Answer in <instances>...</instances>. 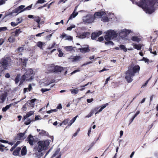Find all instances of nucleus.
Returning a JSON list of instances; mask_svg holds the SVG:
<instances>
[{"instance_id":"obj_57","label":"nucleus","mask_w":158,"mask_h":158,"mask_svg":"<svg viewBox=\"0 0 158 158\" xmlns=\"http://www.w3.org/2000/svg\"><path fill=\"white\" fill-rule=\"evenodd\" d=\"M86 47H83V48H78V49H88L89 48H88V46L87 45L86 46Z\"/></svg>"},{"instance_id":"obj_52","label":"nucleus","mask_w":158,"mask_h":158,"mask_svg":"<svg viewBox=\"0 0 158 158\" xmlns=\"http://www.w3.org/2000/svg\"><path fill=\"white\" fill-rule=\"evenodd\" d=\"M94 101V99L93 98L90 99H87V102L88 103H89Z\"/></svg>"},{"instance_id":"obj_48","label":"nucleus","mask_w":158,"mask_h":158,"mask_svg":"<svg viewBox=\"0 0 158 158\" xmlns=\"http://www.w3.org/2000/svg\"><path fill=\"white\" fill-rule=\"evenodd\" d=\"M119 48L120 49H127L124 46V45H121L119 46Z\"/></svg>"},{"instance_id":"obj_39","label":"nucleus","mask_w":158,"mask_h":158,"mask_svg":"<svg viewBox=\"0 0 158 158\" xmlns=\"http://www.w3.org/2000/svg\"><path fill=\"white\" fill-rule=\"evenodd\" d=\"M69 120V118L65 119L62 122V123H63L64 125H66L68 123V122Z\"/></svg>"},{"instance_id":"obj_55","label":"nucleus","mask_w":158,"mask_h":158,"mask_svg":"<svg viewBox=\"0 0 158 158\" xmlns=\"http://www.w3.org/2000/svg\"><path fill=\"white\" fill-rule=\"evenodd\" d=\"M80 52L83 53H85L86 52H89L90 50H80Z\"/></svg>"},{"instance_id":"obj_46","label":"nucleus","mask_w":158,"mask_h":158,"mask_svg":"<svg viewBox=\"0 0 158 158\" xmlns=\"http://www.w3.org/2000/svg\"><path fill=\"white\" fill-rule=\"evenodd\" d=\"M32 7V5H30L24 9V11L29 10L31 9Z\"/></svg>"},{"instance_id":"obj_64","label":"nucleus","mask_w":158,"mask_h":158,"mask_svg":"<svg viewBox=\"0 0 158 158\" xmlns=\"http://www.w3.org/2000/svg\"><path fill=\"white\" fill-rule=\"evenodd\" d=\"M17 21H18L17 23H18V24H19L22 22V19L21 18H18L17 20Z\"/></svg>"},{"instance_id":"obj_5","label":"nucleus","mask_w":158,"mask_h":158,"mask_svg":"<svg viewBox=\"0 0 158 158\" xmlns=\"http://www.w3.org/2000/svg\"><path fill=\"white\" fill-rule=\"evenodd\" d=\"M33 71L31 69H28L24 74L21 77V79L23 81L30 80L33 78L32 75L33 74Z\"/></svg>"},{"instance_id":"obj_35","label":"nucleus","mask_w":158,"mask_h":158,"mask_svg":"<svg viewBox=\"0 0 158 158\" xmlns=\"http://www.w3.org/2000/svg\"><path fill=\"white\" fill-rule=\"evenodd\" d=\"M34 111H30L28 112H27L26 115L27 116V117L28 118L31 115H32L34 114Z\"/></svg>"},{"instance_id":"obj_17","label":"nucleus","mask_w":158,"mask_h":158,"mask_svg":"<svg viewBox=\"0 0 158 158\" xmlns=\"http://www.w3.org/2000/svg\"><path fill=\"white\" fill-rule=\"evenodd\" d=\"M133 45L134 48L136 49H144V45L140 44H134Z\"/></svg>"},{"instance_id":"obj_58","label":"nucleus","mask_w":158,"mask_h":158,"mask_svg":"<svg viewBox=\"0 0 158 158\" xmlns=\"http://www.w3.org/2000/svg\"><path fill=\"white\" fill-rule=\"evenodd\" d=\"M104 40L103 37L102 36H101L98 38V41L99 42H101Z\"/></svg>"},{"instance_id":"obj_51","label":"nucleus","mask_w":158,"mask_h":158,"mask_svg":"<svg viewBox=\"0 0 158 158\" xmlns=\"http://www.w3.org/2000/svg\"><path fill=\"white\" fill-rule=\"evenodd\" d=\"M50 89H42L41 90V91L43 93L49 91Z\"/></svg>"},{"instance_id":"obj_25","label":"nucleus","mask_w":158,"mask_h":158,"mask_svg":"<svg viewBox=\"0 0 158 158\" xmlns=\"http://www.w3.org/2000/svg\"><path fill=\"white\" fill-rule=\"evenodd\" d=\"M131 40L132 41H135L136 42H139L141 40L140 38L136 36H134L132 37L131 38Z\"/></svg>"},{"instance_id":"obj_50","label":"nucleus","mask_w":158,"mask_h":158,"mask_svg":"<svg viewBox=\"0 0 158 158\" xmlns=\"http://www.w3.org/2000/svg\"><path fill=\"white\" fill-rule=\"evenodd\" d=\"M45 2L44 0H38L37 1V3H43Z\"/></svg>"},{"instance_id":"obj_7","label":"nucleus","mask_w":158,"mask_h":158,"mask_svg":"<svg viewBox=\"0 0 158 158\" xmlns=\"http://www.w3.org/2000/svg\"><path fill=\"white\" fill-rule=\"evenodd\" d=\"M94 20L93 15L89 14L83 18V20L85 23H93Z\"/></svg>"},{"instance_id":"obj_32","label":"nucleus","mask_w":158,"mask_h":158,"mask_svg":"<svg viewBox=\"0 0 158 158\" xmlns=\"http://www.w3.org/2000/svg\"><path fill=\"white\" fill-rule=\"evenodd\" d=\"M34 20L36 21L38 24H40V18L39 16H35Z\"/></svg>"},{"instance_id":"obj_10","label":"nucleus","mask_w":158,"mask_h":158,"mask_svg":"<svg viewBox=\"0 0 158 158\" xmlns=\"http://www.w3.org/2000/svg\"><path fill=\"white\" fill-rule=\"evenodd\" d=\"M81 57L80 56H71L69 59L73 62H77L79 61Z\"/></svg>"},{"instance_id":"obj_19","label":"nucleus","mask_w":158,"mask_h":158,"mask_svg":"<svg viewBox=\"0 0 158 158\" xmlns=\"http://www.w3.org/2000/svg\"><path fill=\"white\" fill-rule=\"evenodd\" d=\"M6 96V94H2L0 95V100H1V101H0V103H2L5 101Z\"/></svg>"},{"instance_id":"obj_47","label":"nucleus","mask_w":158,"mask_h":158,"mask_svg":"<svg viewBox=\"0 0 158 158\" xmlns=\"http://www.w3.org/2000/svg\"><path fill=\"white\" fill-rule=\"evenodd\" d=\"M7 28L6 27H0V32L3 31H5L7 30Z\"/></svg>"},{"instance_id":"obj_3","label":"nucleus","mask_w":158,"mask_h":158,"mask_svg":"<svg viewBox=\"0 0 158 158\" xmlns=\"http://www.w3.org/2000/svg\"><path fill=\"white\" fill-rule=\"evenodd\" d=\"M11 60L9 57H7L5 58H2L1 63H0V67L2 66L3 69L0 70V73L3 72L5 70L7 69L8 66H10L11 65Z\"/></svg>"},{"instance_id":"obj_37","label":"nucleus","mask_w":158,"mask_h":158,"mask_svg":"<svg viewBox=\"0 0 158 158\" xmlns=\"http://www.w3.org/2000/svg\"><path fill=\"white\" fill-rule=\"evenodd\" d=\"M60 152V150L59 149H57L56 151L55 152V153L52 155V157L53 158L55 157V156H56Z\"/></svg>"},{"instance_id":"obj_23","label":"nucleus","mask_w":158,"mask_h":158,"mask_svg":"<svg viewBox=\"0 0 158 158\" xmlns=\"http://www.w3.org/2000/svg\"><path fill=\"white\" fill-rule=\"evenodd\" d=\"M45 42H43L41 41H39L37 43V46L39 47L40 49L42 48L43 47L45 44Z\"/></svg>"},{"instance_id":"obj_61","label":"nucleus","mask_w":158,"mask_h":158,"mask_svg":"<svg viewBox=\"0 0 158 158\" xmlns=\"http://www.w3.org/2000/svg\"><path fill=\"white\" fill-rule=\"evenodd\" d=\"M5 3V0H0V6L2 5Z\"/></svg>"},{"instance_id":"obj_59","label":"nucleus","mask_w":158,"mask_h":158,"mask_svg":"<svg viewBox=\"0 0 158 158\" xmlns=\"http://www.w3.org/2000/svg\"><path fill=\"white\" fill-rule=\"evenodd\" d=\"M32 89V87L31 84H29L28 85V88H27V89L29 91H30Z\"/></svg>"},{"instance_id":"obj_43","label":"nucleus","mask_w":158,"mask_h":158,"mask_svg":"<svg viewBox=\"0 0 158 158\" xmlns=\"http://www.w3.org/2000/svg\"><path fill=\"white\" fill-rule=\"evenodd\" d=\"M59 54H58V56L60 57H61L63 55V53L61 51V50H58Z\"/></svg>"},{"instance_id":"obj_4","label":"nucleus","mask_w":158,"mask_h":158,"mask_svg":"<svg viewBox=\"0 0 158 158\" xmlns=\"http://www.w3.org/2000/svg\"><path fill=\"white\" fill-rule=\"evenodd\" d=\"M37 144L38 145L37 150L38 152H40L43 150H45L47 149L49 145V143L48 140L39 141L38 142Z\"/></svg>"},{"instance_id":"obj_45","label":"nucleus","mask_w":158,"mask_h":158,"mask_svg":"<svg viewBox=\"0 0 158 158\" xmlns=\"http://www.w3.org/2000/svg\"><path fill=\"white\" fill-rule=\"evenodd\" d=\"M75 25H72L70 26V27H68L67 28V30L69 31H71L72 28H75Z\"/></svg>"},{"instance_id":"obj_22","label":"nucleus","mask_w":158,"mask_h":158,"mask_svg":"<svg viewBox=\"0 0 158 158\" xmlns=\"http://www.w3.org/2000/svg\"><path fill=\"white\" fill-rule=\"evenodd\" d=\"M39 134L41 136H48V133L46 131L44 130H41V132H40Z\"/></svg>"},{"instance_id":"obj_63","label":"nucleus","mask_w":158,"mask_h":158,"mask_svg":"<svg viewBox=\"0 0 158 158\" xmlns=\"http://www.w3.org/2000/svg\"><path fill=\"white\" fill-rule=\"evenodd\" d=\"M16 145L15 144L10 149V151L11 152L13 151V150L16 148Z\"/></svg>"},{"instance_id":"obj_26","label":"nucleus","mask_w":158,"mask_h":158,"mask_svg":"<svg viewBox=\"0 0 158 158\" xmlns=\"http://www.w3.org/2000/svg\"><path fill=\"white\" fill-rule=\"evenodd\" d=\"M12 104L10 103L9 105H6L5 107H4L2 109V111L3 112H6L7 110L9 109V108L12 106Z\"/></svg>"},{"instance_id":"obj_34","label":"nucleus","mask_w":158,"mask_h":158,"mask_svg":"<svg viewBox=\"0 0 158 158\" xmlns=\"http://www.w3.org/2000/svg\"><path fill=\"white\" fill-rule=\"evenodd\" d=\"M102 20L103 22H108L109 21V19L106 16H103L102 17Z\"/></svg>"},{"instance_id":"obj_12","label":"nucleus","mask_w":158,"mask_h":158,"mask_svg":"<svg viewBox=\"0 0 158 158\" xmlns=\"http://www.w3.org/2000/svg\"><path fill=\"white\" fill-rule=\"evenodd\" d=\"M27 139L29 144L31 146L33 145L34 143L35 142L33 136L31 135H29L28 136Z\"/></svg>"},{"instance_id":"obj_1","label":"nucleus","mask_w":158,"mask_h":158,"mask_svg":"<svg viewBox=\"0 0 158 158\" xmlns=\"http://www.w3.org/2000/svg\"><path fill=\"white\" fill-rule=\"evenodd\" d=\"M155 0H141L140 2H137V5L142 7L146 13L151 14L153 12L155 9Z\"/></svg>"},{"instance_id":"obj_24","label":"nucleus","mask_w":158,"mask_h":158,"mask_svg":"<svg viewBox=\"0 0 158 158\" xmlns=\"http://www.w3.org/2000/svg\"><path fill=\"white\" fill-rule=\"evenodd\" d=\"M27 153V149L25 146L21 150V155L22 156L25 155Z\"/></svg>"},{"instance_id":"obj_21","label":"nucleus","mask_w":158,"mask_h":158,"mask_svg":"<svg viewBox=\"0 0 158 158\" xmlns=\"http://www.w3.org/2000/svg\"><path fill=\"white\" fill-rule=\"evenodd\" d=\"M15 35L13 34L8 39V41L10 43L15 42Z\"/></svg>"},{"instance_id":"obj_30","label":"nucleus","mask_w":158,"mask_h":158,"mask_svg":"<svg viewBox=\"0 0 158 158\" xmlns=\"http://www.w3.org/2000/svg\"><path fill=\"white\" fill-rule=\"evenodd\" d=\"M78 117V115L74 117L71 120L69 123V126H71L72 124L75 122L76 118Z\"/></svg>"},{"instance_id":"obj_44","label":"nucleus","mask_w":158,"mask_h":158,"mask_svg":"<svg viewBox=\"0 0 158 158\" xmlns=\"http://www.w3.org/2000/svg\"><path fill=\"white\" fill-rule=\"evenodd\" d=\"M99 107H96L92 109L91 110L93 111L94 114L95 113L98 111Z\"/></svg>"},{"instance_id":"obj_53","label":"nucleus","mask_w":158,"mask_h":158,"mask_svg":"<svg viewBox=\"0 0 158 158\" xmlns=\"http://www.w3.org/2000/svg\"><path fill=\"white\" fill-rule=\"evenodd\" d=\"M151 53H152L155 55H156V52L155 50H149Z\"/></svg>"},{"instance_id":"obj_6","label":"nucleus","mask_w":158,"mask_h":158,"mask_svg":"<svg viewBox=\"0 0 158 158\" xmlns=\"http://www.w3.org/2000/svg\"><path fill=\"white\" fill-rule=\"evenodd\" d=\"M117 36V34L115 31L110 30L106 32L104 37L105 40L108 41L115 38Z\"/></svg>"},{"instance_id":"obj_33","label":"nucleus","mask_w":158,"mask_h":158,"mask_svg":"<svg viewBox=\"0 0 158 158\" xmlns=\"http://www.w3.org/2000/svg\"><path fill=\"white\" fill-rule=\"evenodd\" d=\"M20 77V75L19 74H18L16 76L15 80V82L16 84H17L19 82V81Z\"/></svg>"},{"instance_id":"obj_16","label":"nucleus","mask_w":158,"mask_h":158,"mask_svg":"<svg viewBox=\"0 0 158 158\" xmlns=\"http://www.w3.org/2000/svg\"><path fill=\"white\" fill-rule=\"evenodd\" d=\"M89 32H83L80 35H79L77 36L76 37L81 39L85 38L86 37L89 36Z\"/></svg>"},{"instance_id":"obj_27","label":"nucleus","mask_w":158,"mask_h":158,"mask_svg":"<svg viewBox=\"0 0 158 158\" xmlns=\"http://www.w3.org/2000/svg\"><path fill=\"white\" fill-rule=\"evenodd\" d=\"M26 131L23 133H20L17 135V138L18 139H20L21 138L23 137L25 134Z\"/></svg>"},{"instance_id":"obj_9","label":"nucleus","mask_w":158,"mask_h":158,"mask_svg":"<svg viewBox=\"0 0 158 158\" xmlns=\"http://www.w3.org/2000/svg\"><path fill=\"white\" fill-rule=\"evenodd\" d=\"M37 100L36 98H34L33 99L29 100L26 103L27 105L30 107L33 108L35 105V102Z\"/></svg>"},{"instance_id":"obj_60","label":"nucleus","mask_w":158,"mask_h":158,"mask_svg":"<svg viewBox=\"0 0 158 158\" xmlns=\"http://www.w3.org/2000/svg\"><path fill=\"white\" fill-rule=\"evenodd\" d=\"M80 69H77L76 70H74V71H73L71 73V74H74V73H76L77 72H80Z\"/></svg>"},{"instance_id":"obj_13","label":"nucleus","mask_w":158,"mask_h":158,"mask_svg":"<svg viewBox=\"0 0 158 158\" xmlns=\"http://www.w3.org/2000/svg\"><path fill=\"white\" fill-rule=\"evenodd\" d=\"M105 14V13L103 11L97 12L95 13L93 16H94V19H95V18H100L103 15Z\"/></svg>"},{"instance_id":"obj_11","label":"nucleus","mask_w":158,"mask_h":158,"mask_svg":"<svg viewBox=\"0 0 158 158\" xmlns=\"http://www.w3.org/2000/svg\"><path fill=\"white\" fill-rule=\"evenodd\" d=\"M102 33V31H100L97 32L93 33L91 37L92 39L93 40H96V39L101 35Z\"/></svg>"},{"instance_id":"obj_28","label":"nucleus","mask_w":158,"mask_h":158,"mask_svg":"<svg viewBox=\"0 0 158 158\" xmlns=\"http://www.w3.org/2000/svg\"><path fill=\"white\" fill-rule=\"evenodd\" d=\"M70 90L71 91V93L73 94H78L79 90L77 88L71 89Z\"/></svg>"},{"instance_id":"obj_41","label":"nucleus","mask_w":158,"mask_h":158,"mask_svg":"<svg viewBox=\"0 0 158 158\" xmlns=\"http://www.w3.org/2000/svg\"><path fill=\"white\" fill-rule=\"evenodd\" d=\"M141 60L144 61L145 62H147L148 64V62L149 61L148 59L144 57Z\"/></svg>"},{"instance_id":"obj_54","label":"nucleus","mask_w":158,"mask_h":158,"mask_svg":"<svg viewBox=\"0 0 158 158\" xmlns=\"http://www.w3.org/2000/svg\"><path fill=\"white\" fill-rule=\"evenodd\" d=\"M64 48L66 49H73V48L72 46H68L65 47Z\"/></svg>"},{"instance_id":"obj_56","label":"nucleus","mask_w":158,"mask_h":158,"mask_svg":"<svg viewBox=\"0 0 158 158\" xmlns=\"http://www.w3.org/2000/svg\"><path fill=\"white\" fill-rule=\"evenodd\" d=\"M135 118V117L134 116H133L132 117V118L130 120L129 125H130L132 122V121H133Z\"/></svg>"},{"instance_id":"obj_36","label":"nucleus","mask_w":158,"mask_h":158,"mask_svg":"<svg viewBox=\"0 0 158 158\" xmlns=\"http://www.w3.org/2000/svg\"><path fill=\"white\" fill-rule=\"evenodd\" d=\"M31 122H33L32 121V120H31L30 118H28L27 119V120L24 123V124L26 125H28L30 124Z\"/></svg>"},{"instance_id":"obj_8","label":"nucleus","mask_w":158,"mask_h":158,"mask_svg":"<svg viewBox=\"0 0 158 158\" xmlns=\"http://www.w3.org/2000/svg\"><path fill=\"white\" fill-rule=\"evenodd\" d=\"M131 32V31L129 30H121L118 32L119 35L120 37L123 39L126 37Z\"/></svg>"},{"instance_id":"obj_38","label":"nucleus","mask_w":158,"mask_h":158,"mask_svg":"<svg viewBox=\"0 0 158 158\" xmlns=\"http://www.w3.org/2000/svg\"><path fill=\"white\" fill-rule=\"evenodd\" d=\"M105 44L107 46L113 45V43L112 42L109 41H108L105 42Z\"/></svg>"},{"instance_id":"obj_14","label":"nucleus","mask_w":158,"mask_h":158,"mask_svg":"<svg viewBox=\"0 0 158 158\" xmlns=\"http://www.w3.org/2000/svg\"><path fill=\"white\" fill-rule=\"evenodd\" d=\"M64 69L63 68L59 66H55L53 70V72L56 73L60 72Z\"/></svg>"},{"instance_id":"obj_42","label":"nucleus","mask_w":158,"mask_h":158,"mask_svg":"<svg viewBox=\"0 0 158 158\" xmlns=\"http://www.w3.org/2000/svg\"><path fill=\"white\" fill-rule=\"evenodd\" d=\"M94 114L93 112L91 110L90 112L85 117L86 118H89L91 117Z\"/></svg>"},{"instance_id":"obj_62","label":"nucleus","mask_w":158,"mask_h":158,"mask_svg":"<svg viewBox=\"0 0 158 158\" xmlns=\"http://www.w3.org/2000/svg\"><path fill=\"white\" fill-rule=\"evenodd\" d=\"M0 141L1 142L3 143H8V141H7V140H4L3 139H0Z\"/></svg>"},{"instance_id":"obj_49","label":"nucleus","mask_w":158,"mask_h":158,"mask_svg":"<svg viewBox=\"0 0 158 158\" xmlns=\"http://www.w3.org/2000/svg\"><path fill=\"white\" fill-rule=\"evenodd\" d=\"M18 23H17V22H12L11 23V25L13 27H15L16 26H17V25H18Z\"/></svg>"},{"instance_id":"obj_15","label":"nucleus","mask_w":158,"mask_h":158,"mask_svg":"<svg viewBox=\"0 0 158 158\" xmlns=\"http://www.w3.org/2000/svg\"><path fill=\"white\" fill-rule=\"evenodd\" d=\"M25 7L24 5H21L15 10V12L16 13H20L24 11V8Z\"/></svg>"},{"instance_id":"obj_18","label":"nucleus","mask_w":158,"mask_h":158,"mask_svg":"<svg viewBox=\"0 0 158 158\" xmlns=\"http://www.w3.org/2000/svg\"><path fill=\"white\" fill-rule=\"evenodd\" d=\"M63 38H65V40L71 41L73 40V37L64 33L62 35Z\"/></svg>"},{"instance_id":"obj_29","label":"nucleus","mask_w":158,"mask_h":158,"mask_svg":"<svg viewBox=\"0 0 158 158\" xmlns=\"http://www.w3.org/2000/svg\"><path fill=\"white\" fill-rule=\"evenodd\" d=\"M78 14V12L74 13V12H73L72 14L70 16L69 18V20L71 19L75 18L76 16Z\"/></svg>"},{"instance_id":"obj_31","label":"nucleus","mask_w":158,"mask_h":158,"mask_svg":"<svg viewBox=\"0 0 158 158\" xmlns=\"http://www.w3.org/2000/svg\"><path fill=\"white\" fill-rule=\"evenodd\" d=\"M20 30L19 29H16L15 32L13 33V34H14L16 36H18L20 32H21Z\"/></svg>"},{"instance_id":"obj_20","label":"nucleus","mask_w":158,"mask_h":158,"mask_svg":"<svg viewBox=\"0 0 158 158\" xmlns=\"http://www.w3.org/2000/svg\"><path fill=\"white\" fill-rule=\"evenodd\" d=\"M21 150V148L20 147L17 148L13 152V154L15 156H19V152Z\"/></svg>"},{"instance_id":"obj_2","label":"nucleus","mask_w":158,"mask_h":158,"mask_svg":"<svg viewBox=\"0 0 158 158\" xmlns=\"http://www.w3.org/2000/svg\"><path fill=\"white\" fill-rule=\"evenodd\" d=\"M139 65H135L133 67H130L126 72L125 78L128 83H130L133 81L132 78L135 75V74L139 72L140 70Z\"/></svg>"},{"instance_id":"obj_40","label":"nucleus","mask_w":158,"mask_h":158,"mask_svg":"<svg viewBox=\"0 0 158 158\" xmlns=\"http://www.w3.org/2000/svg\"><path fill=\"white\" fill-rule=\"evenodd\" d=\"M90 83L89 82H88V83H87L85 85H83V86H81V87H83V88H81V89H79V90H80V91H82L83 90H84L85 89V87L86 86H87V85H88ZM92 83L91 82L90 83V84H91Z\"/></svg>"}]
</instances>
